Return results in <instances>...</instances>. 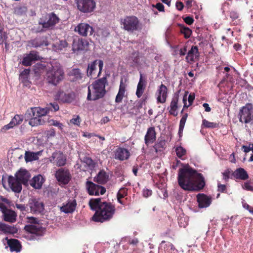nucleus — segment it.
<instances>
[{"mask_svg": "<svg viewBox=\"0 0 253 253\" xmlns=\"http://www.w3.org/2000/svg\"><path fill=\"white\" fill-rule=\"evenodd\" d=\"M177 182L179 186L185 191H199L205 186L202 174L189 167L179 169Z\"/></svg>", "mask_w": 253, "mask_h": 253, "instance_id": "1", "label": "nucleus"}, {"mask_svg": "<svg viewBox=\"0 0 253 253\" xmlns=\"http://www.w3.org/2000/svg\"><path fill=\"white\" fill-rule=\"evenodd\" d=\"M90 209L95 212L92 217L95 222H104L110 220L115 214L116 209L114 205L100 198H91L88 202Z\"/></svg>", "mask_w": 253, "mask_h": 253, "instance_id": "2", "label": "nucleus"}, {"mask_svg": "<svg viewBox=\"0 0 253 253\" xmlns=\"http://www.w3.org/2000/svg\"><path fill=\"white\" fill-rule=\"evenodd\" d=\"M108 82L106 77L99 79L94 81L88 86L87 99L94 101L103 98L106 94V85Z\"/></svg>", "mask_w": 253, "mask_h": 253, "instance_id": "3", "label": "nucleus"}, {"mask_svg": "<svg viewBox=\"0 0 253 253\" xmlns=\"http://www.w3.org/2000/svg\"><path fill=\"white\" fill-rule=\"evenodd\" d=\"M64 78L63 70L58 63H55L51 65V68L49 69L46 74V79L48 83L54 85H56Z\"/></svg>", "mask_w": 253, "mask_h": 253, "instance_id": "4", "label": "nucleus"}, {"mask_svg": "<svg viewBox=\"0 0 253 253\" xmlns=\"http://www.w3.org/2000/svg\"><path fill=\"white\" fill-rule=\"evenodd\" d=\"M121 28L129 33L140 30L141 23L139 19L134 15L126 16L120 19Z\"/></svg>", "mask_w": 253, "mask_h": 253, "instance_id": "5", "label": "nucleus"}, {"mask_svg": "<svg viewBox=\"0 0 253 253\" xmlns=\"http://www.w3.org/2000/svg\"><path fill=\"white\" fill-rule=\"evenodd\" d=\"M28 222L31 224L25 225V230L32 234L33 238L36 239L35 236L40 237L43 235L45 232L44 228L42 227L41 225L38 224L39 220L37 218L34 217H30L28 218Z\"/></svg>", "mask_w": 253, "mask_h": 253, "instance_id": "6", "label": "nucleus"}, {"mask_svg": "<svg viewBox=\"0 0 253 253\" xmlns=\"http://www.w3.org/2000/svg\"><path fill=\"white\" fill-rule=\"evenodd\" d=\"M240 122L249 124L253 122V105L252 103H247L241 108L238 114Z\"/></svg>", "mask_w": 253, "mask_h": 253, "instance_id": "7", "label": "nucleus"}, {"mask_svg": "<svg viewBox=\"0 0 253 253\" xmlns=\"http://www.w3.org/2000/svg\"><path fill=\"white\" fill-rule=\"evenodd\" d=\"M85 188L88 194L90 196H99L105 193L106 188L101 185L95 184L90 181H86Z\"/></svg>", "mask_w": 253, "mask_h": 253, "instance_id": "8", "label": "nucleus"}, {"mask_svg": "<svg viewBox=\"0 0 253 253\" xmlns=\"http://www.w3.org/2000/svg\"><path fill=\"white\" fill-rule=\"evenodd\" d=\"M78 9L83 13H91L96 7L94 0H77Z\"/></svg>", "mask_w": 253, "mask_h": 253, "instance_id": "9", "label": "nucleus"}, {"mask_svg": "<svg viewBox=\"0 0 253 253\" xmlns=\"http://www.w3.org/2000/svg\"><path fill=\"white\" fill-rule=\"evenodd\" d=\"M49 161L53 164L58 167L64 166L67 163V157L60 151H55L51 156L49 158Z\"/></svg>", "mask_w": 253, "mask_h": 253, "instance_id": "10", "label": "nucleus"}, {"mask_svg": "<svg viewBox=\"0 0 253 253\" xmlns=\"http://www.w3.org/2000/svg\"><path fill=\"white\" fill-rule=\"evenodd\" d=\"M56 180L60 183L66 185L71 180V174L68 169L60 168L55 173Z\"/></svg>", "mask_w": 253, "mask_h": 253, "instance_id": "11", "label": "nucleus"}, {"mask_svg": "<svg viewBox=\"0 0 253 253\" xmlns=\"http://www.w3.org/2000/svg\"><path fill=\"white\" fill-rule=\"evenodd\" d=\"M27 206L30 208V212L35 214L40 213L44 210L43 203L36 198L30 199Z\"/></svg>", "mask_w": 253, "mask_h": 253, "instance_id": "12", "label": "nucleus"}, {"mask_svg": "<svg viewBox=\"0 0 253 253\" xmlns=\"http://www.w3.org/2000/svg\"><path fill=\"white\" fill-rule=\"evenodd\" d=\"M97 62H98V66L99 69L97 77H98L101 73L104 64L103 61L101 60H94L90 63H89L87 66L86 75L88 77L90 78V79L93 78L95 76V73L96 71V65Z\"/></svg>", "mask_w": 253, "mask_h": 253, "instance_id": "13", "label": "nucleus"}, {"mask_svg": "<svg viewBox=\"0 0 253 253\" xmlns=\"http://www.w3.org/2000/svg\"><path fill=\"white\" fill-rule=\"evenodd\" d=\"M75 30L76 32H78L79 34L83 37L91 36L94 32L92 27L85 23L79 24L75 28Z\"/></svg>", "mask_w": 253, "mask_h": 253, "instance_id": "14", "label": "nucleus"}, {"mask_svg": "<svg viewBox=\"0 0 253 253\" xmlns=\"http://www.w3.org/2000/svg\"><path fill=\"white\" fill-rule=\"evenodd\" d=\"M70 81L78 84L82 83L84 75L83 74L80 69L78 68H74L72 69L68 74Z\"/></svg>", "mask_w": 253, "mask_h": 253, "instance_id": "15", "label": "nucleus"}, {"mask_svg": "<svg viewBox=\"0 0 253 253\" xmlns=\"http://www.w3.org/2000/svg\"><path fill=\"white\" fill-rule=\"evenodd\" d=\"M76 207V200L69 199L67 202L63 203L62 206L60 207V211L65 213H72L75 211Z\"/></svg>", "mask_w": 253, "mask_h": 253, "instance_id": "16", "label": "nucleus"}, {"mask_svg": "<svg viewBox=\"0 0 253 253\" xmlns=\"http://www.w3.org/2000/svg\"><path fill=\"white\" fill-rule=\"evenodd\" d=\"M8 185L11 190L16 193H19L21 192L23 184L20 182L16 178L13 176H9L8 178Z\"/></svg>", "mask_w": 253, "mask_h": 253, "instance_id": "17", "label": "nucleus"}, {"mask_svg": "<svg viewBox=\"0 0 253 253\" xmlns=\"http://www.w3.org/2000/svg\"><path fill=\"white\" fill-rule=\"evenodd\" d=\"M41 59L38 52L36 51H31L29 54L24 57L22 61V64L25 66H31L33 61H38Z\"/></svg>", "mask_w": 253, "mask_h": 253, "instance_id": "18", "label": "nucleus"}, {"mask_svg": "<svg viewBox=\"0 0 253 253\" xmlns=\"http://www.w3.org/2000/svg\"><path fill=\"white\" fill-rule=\"evenodd\" d=\"M59 20V19L56 15L54 12H52L48 14V20L46 22H40L39 24L42 25L43 28L49 29L58 23Z\"/></svg>", "mask_w": 253, "mask_h": 253, "instance_id": "19", "label": "nucleus"}, {"mask_svg": "<svg viewBox=\"0 0 253 253\" xmlns=\"http://www.w3.org/2000/svg\"><path fill=\"white\" fill-rule=\"evenodd\" d=\"M143 101H136L133 104H129L127 109V113L130 117L138 115L140 113V110L142 108Z\"/></svg>", "mask_w": 253, "mask_h": 253, "instance_id": "20", "label": "nucleus"}, {"mask_svg": "<svg viewBox=\"0 0 253 253\" xmlns=\"http://www.w3.org/2000/svg\"><path fill=\"white\" fill-rule=\"evenodd\" d=\"M197 201L200 208H207L211 203V198L204 194H198L197 195Z\"/></svg>", "mask_w": 253, "mask_h": 253, "instance_id": "21", "label": "nucleus"}, {"mask_svg": "<svg viewBox=\"0 0 253 253\" xmlns=\"http://www.w3.org/2000/svg\"><path fill=\"white\" fill-rule=\"evenodd\" d=\"M14 177L23 185H26L28 184V182L31 177V174L28 170L24 169H20L15 173Z\"/></svg>", "mask_w": 253, "mask_h": 253, "instance_id": "22", "label": "nucleus"}, {"mask_svg": "<svg viewBox=\"0 0 253 253\" xmlns=\"http://www.w3.org/2000/svg\"><path fill=\"white\" fill-rule=\"evenodd\" d=\"M130 154L129 151L121 147L116 149L115 151V158L120 161L126 160L129 159Z\"/></svg>", "mask_w": 253, "mask_h": 253, "instance_id": "23", "label": "nucleus"}, {"mask_svg": "<svg viewBox=\"0 0 253 253\" xmlns=\"http://www.w3.org/2000/svg\"><path fill=\"white\" fill-rule=\"evenodd\" d=\"M5 239L7 241V244L9 247L10 252H20L22 249V245L20 242L16 239H8L6 237Z\"/></svg>", "mask_w": 253, "mask_h": 253, "instance_id": "24", "label": "nucleus"}, {"mask_svg": "<svg viewBox=\"0 0 253 253\" xmlns=\"http://www.w3.org/2000/svg\"><path fill=\"white\" fill-rule=\"evenodd\" d=\"M147 82L146 79H144L143 75L140 73L139 80L137 85L135 94L139 98L144 93L146 88Z\"/></svg>", "mask_w": 253, "mask_h": 253, "instance_id": "25", "label": "nucleus"}, {"mask_svg": "<svg viewBox=\"0 0 253 253\" xmlns=\"http://www.w3.org/2000/svg\"><path fill=\"white\" fill-rule=\"evenodd\" d=\"M156 139V132L154 127H150L148 128L146 134L144 137L145 143L147 146L152 144Z\"/></svg>", "mask_w": 253, "mask_h": 253, "instance_id": "26", "label": "nucleus"}, {"mask_svg": "<svg viewBox=\"0 0 253 253\" xmlns=\"http://www.w3.org/2000/svg\"><path fill=\"white\" fill-rule=\"evenodd\" d=\"M23 119L24 118L23 115L18 114L15 115L9 124L3 126L2 129L5 130H7L12 128L14 126L21 124L23 122Z\"/></svg>", "mask_w": 253, "mask_h": 253, "instance_id": "27", "label": "nucleus"}, {"mask_svg": "<svg viewBox=\"0 0 253 253\" xmlns=\"http://www.w3.org/2000/svg\"><path fill=\"white\" fill-rule=\"evenodd\" d=\"M158 95L157 98L158 103H164L167 98L168 88L167 86L161 84L158 89Z\"/></svg>", "mask_w": 253, "mask_h": 253, "instance_id": "28", "label": "nucleus"}, {"mask_svg": "<svg viewBox=\"0 0 253 253\" xmlns=\"http://www.w3.org/2000/svg\"><path fill=\"white\" fill-rule=\"evenodd\" d=\"M49 112V108H41L40 107L31 108L27 110V114L31 115L33 114L34 116H39L42 118L45 116Z\"/></svg>", "mask_w": 253, "mask_h": 253, "instance_id": "29", "label": "nucleus"}, {"mask_svg": "<svg viewBox=\"0 0 253 253\" xmlns=\"http://www.w3.org/2000/svg\"><path fill=\"white\" fill-rule=\"evenodd\" d=\"M31 46L37 48L42 46H47L48 42L46 38L44 37L36 38L29 42Z\"/></svg>", "mask_w": 253, "mask_h": 253, "instance_id": "30", "label": "nucleus"}, {"mask_svg": "<svg viewBox=\"0 0 253 253\" xmlns=\"http://www.w3.org/2000/svg\"><path fill=\"white\" fill-rule=\"evenodd\" d=\"M231 176L237 179L245 180L248 179L249 175L247 172L242 168L237 169L232 172Z\"/></svg>", "mask_w": 253, "mask_h": 253, "instance_id": "31", "label": "nucleus"}, {"mask_svg": "<svg viewBox=\"0 0 253 253\" xmlns=\"http://www.w3.org/2000/svg\"><path fill=\"white\" fill-rule=\"evenodd\" d=\"M109 180V175L103 169L100 170L97 175L94 177V181L100 184H104Z\"/></svg>", "mask_w": 253, "mask_h": 253, "instance_id": "32", "label": "nucleus"}, {"mask_svg": "<svg viewBox=\"0 0 253 253\" xmlns=\"http://www.w3.org/2000/svg\"><path fill=\"white\" fill-rule=\"evenodd\" d=\"M87 45L86 42L82 39H74L73 42L72 48L74 51L84 50Z\"/></svg>", "mask_w": 253, "mask_h": 253, "instance_id": "33", "label": "nucleus"}, {"mask_svg": "<svg viewBox=\"0 0 253 253\" xmlns=\"http://www.w3.org/2000/svg\"><path fill=\"white\" fill-rule=\"evenodd\" d=\"M178 94H175L173 96L170 104L169 113L170 115L175 117L178 115L177 110L178 109Z\"/></svg>", "mask_w": 253, "mask_h": 253, "instance_id": "34", "label": "nucleus"}, {"mask_svg": "<svg viewBox=\"0 0 253 253\" xmlns=\"http://www.w3.org/2000/svg\"><path fill=\"white\" fill-rule=\"evenodd\" d=\"M57 98L63 103H71L74 99V95L71 93H65L63 91H59L57 95Z\"/></svg>", "mask_w": 253, "mask_h": 253, "instance_id": "35", "label": "nucleus"}, {"mask_svg": "<svg viewBox=\"0 0 253 253\" xmlns=\"http://www.w3.org/2000/svg\"><path fill=\"white\" fill-rule=\"evenodd\" d=\"M44 182V179L41 175L34 176L30 181V184L36 189H41Z\"/></svg>", "mask_w": 253, "mask_h": 253, "instance_id": "36", "label": "nucleus"}, {"mask_svg": "<svg viewBox=\"0 0 253 253\" xmlns=\"http://www.w3.org/2000/svg\"><path fill=\"white\" fill-rule=\"evenodd\" d=\"M27 117L29 118V124L32 126H37L38 125H42L44 121L42 119V118L39 116H34L33 114L31 115L27 114V111L25 114Z\"/></svg>", "mask_w": 253, "mask_h": 253, "instance_id": "37", "label": "nucleus"}, {"mask_svg": "<svg viewBox=\"0 0 253 253\" xmlns=\"http://www.w3.org/2000/svg\"><path fill=\"white\" fill-rule=\"evenodd\" d=\"M199 56L198 48L197 46L193 45L190 50L188 51L186 59L189 62H193L195 59Z\"/></svg>", "mask_w": 253, "mask_h": 253, "instance_id": "38", "label": "nucleus"}, {"mask_svg": "<svg viewBox=\"0 0 253 253\" xmlns=\"http://www.w3.org/2000/svg\"><path fill=\"white\" fill-rule=\"evenodd\" d=\"M126 85L123 83V80H122L119 86V91L115 98L116 103H119L122 102L123 99L125 96L126 91Z\"/></svg>", "mask_w": 253, "mask_h": 253, "instance_id": "39", "label": "nucleus"}, {"mask_svg": "<svg viewBox=\"0 0 253 253\" xmlns=\"http://www.w3.org/2000/svg\"><path fill=\"white\" fill-rule=\"evenodd\" d=\"M16 213L14 211L10 210L3 215L4 220L11 223L14 222L16 221Z\"/></svg>", "mask_w": 253, "mask_h": 253, "instance_id": "40", "label": "nucleus"}, {"mask_svg": "<svg viewBox=\"0 0 253 253\" xmlns=\"http://www.w3.org/2000/svg\"><path fill=\"white\" fill-rule=\"evenodd\" d=\"M174 247L173 245L170 242H167L165 241H162L159 247V251L164 250L165 253H167L169 252V250H173Z\"/></svg>", "mask_w": 253, "mask_h": 253, "instance_id": "41", "label": "nucleus"}, {"mask_svg": "<svg viewBox=\"0 0 253 253\" xmlns=\"http://www.w3.org/2000/svg\"><path fill=\"white\" fill-rule=\"evenodd\" d=\"M188 117V114L187 113L185 114L180 119L179 130H178V135L179 137H181L182 135L183 131L184 129V127L185 126V124Z\"/></svg>", "mask_w": 253, "mask_h": 253, "instance_id": "42", "label": "nucleus"}, {"mask_svg": "<svg viewBox=\"0 0 253 253\" xmlns=\"http://www.w3.org/2000/svg\"><path fill=\"white\" fill-rule=\"evenodd\" d=\"M179 27L180 33L184 35L185 39H188L191 35L192 30L183 25H179Z\"/></svg>", "mask_w": 253, "mask_h": 253, "instance_id": "43", "label": "nucleus"}, {"mask_svg": "<svg viewBox=\"0 0 253 253\" xmlns=\"http://www.w3.org/2000/svg\"><path fill=\"white\" fill-rule=\"evenodd\" d=\"M166 145V141L165 140H158V141L154 146V148L156 152L159 151H162Z\"/></svg>", "mask_w": 253, "mask_h": 253, "instance_id": "44", "label": "nucleus"}, {"mask_svg": "<svg viewBox=\"0 0 253 253\" xmlns=\"http://www.w3.org/2000/svg\"><path fill=\"white\" fill-rule=\"evenodd\" d=\"M175 151L176 152L177 156L179 158L181 159V160L184 159V158H183V157L186 155V150L184 148H183L181 146L177 147L175 148Z\"/></svg>", "mask_w": 253, "mask_h": 253, "instance_id": "45", "label": "nucleus"}, {"mask_svg": "<svg viewBox=\"0 0 253 253\" xmlns=\"http://www.w3.org/2000/svg\"><path fill=\"white\" fill-rule=\"evenodd\" d=\"M83 161L88 166L90 169H92L95 167L96 163L89 157L84 158Z\"/></svg>", "mask_w": 253, "mask_h": 253, "instance_id": "46", "label": "nucleus"}, {"mask_svg": "<svg viewBox=\"0 0 253 253\" xmlns=\"http://www.w3.org/2000/svg\"><path fill=\"white\" fill-rule=\"evenodd\" d=\"M202 125L207 128H216L218 126V124L214 122H210L206 120H203Z\"/></svg>", "mask_w": 253, "mask_h": 253, "instance_id": "47", "label": "nucleus"}, {"mask_svg": "<svg viewBox=\"0 0 253 253\" xmlns=\"http://www.w3.org/2000/svg\"><path fill=\"white\" fill-rule=\"evenodd\" d=\"M231 174L232 171L229 169H226L224 172H222L223 179L225 182H227L230 178H232L233 177L231 176Z\"/></svg>", "mask_w": 253, "mask_h": 253, "instance_id": "48", "label": "nucleus"}, {"mask_svg": "<svg viewBox=\"0 0 253 253\" xmlns=\"http://www.w3.org/2000/svg\"><path fill=\"white\" fill-rule=\"evenodd\" d=\"M127 194V190L126 188H122L120 189L117 193V197H119L120 198H123Z\"/></svg>", "mask_w": 253, "mask_h": 253, "instance_id": "49", "label": "nucleus"}, {"mask_svg": "<svg viewBox=\"0 0 253 253\" xmlns=\"http://www.w3.org/2000/svg\"><path fill=\"white\" fill-rule=\"evenodd\" d=\"M25 159L27 162L32 161L33 160L35 159L34 154L29 152H26L25 155Z\"/></svg>", "mask_w": 253, "mask_h": 253, "instance_id": "50", "label": "nucleus"}, {"mask_svg": "<svg viewBox=\"0 0 253 253\" xmlns=\"http://www.w3.org/2000/svg\"><path fill=\"white\" fill-rule=\"evenodd\" d=\"M10 230V227L7 226L4 223H0V231H2L4 233L9 232Z\"/></svg>", "mask_w": 253, "mask_h": 253, "instance_id": "51", "label": "nucleus"}, {"mask_svg": "<svg viewBox=\"0 0 253 253\" xmlns=\"http://www.w3.org/2000/svg\"><path fill=\"white\" fill-rule=\"evenodd\" d=\"M6 38L5 33L3 32L2 29H0V44H3Z\"/></svg>", "mask_w": 253, "mask_h": 253, "instance_id": "52", "label": "nucleus"}, {"mask_svg": "<svg viewBox=\"0 0 253 253\" xmlns=\"http://www.w3.org/2000/svg\"><path fill=\"white\" fill-rule=\"evenodd\" d=\"M152 6L157 8L160 12L165 11L164 5L161 2H158L156 5L153 4Z\"/></svg>", "mask_w": 253, "mask_h": 253, "instance_id": "53", "label": "nucleus"}, {"mask_svg": "<svg viewBox=\"0 0 253 253\" xmlns=\"http://www.w3.org/2000/svg\"><path fill=\"white\" fill-rule=\"evenodd\" d=\"M81 122V119L79 116H76V117L73 118L70 120V123L74 124L76 125L77 126H79Z\"/></svg>", "mask_w": 253, "mask_h": 253, "instance_id": "54", "label": "nucleus"}, {"mask_svg": "<svg viewBox=\"0 0 253 253\" xmlns=\"http://www.w3.org/2000/svg\"><path fill=\"white\" fill-rule=\"evenodd\" d=\"M15 207L22 212L27 211V209L28 208L27 206H25V205L20 204H16Z\"/></svg>", "mask_w": 253, "mask_h": 253, "instance_id": "55", "label": "nucleus"}, {"mask_svg": "<svg viewBox=\"0 0 253 253\" xmlns=\"http://www.w3.org/2000/svg\"><path fill=\"white\" fill-rule=\"evenodd\" d=\"M183 19L185 23L189 25L192 24L194 22V19L191 16H186L183 18Z\"/></svg>", "mask_w": 253, "mask_h": 253, "instance_id": "56", "label": "nucleus"}, {"mask_svg": "<svg viewBox=\"0 0 253 253\" xmlns=\"http://www.w3.org/2000/svg\"><path fill=\"white\" fill-rule=\"evenodd\" d=\"M45 134L48 138L53 137L55 135V130L53 128L46 131Z\"/></svg>", "mask_w": 253, "mask_h": 253, "instance_id": "57", "label": "nucleus"}, {"mask_svg": "<svg viewBox=\"0 0 253 253\" xmlns=\"http://www.w3.org/2000/svg\"><path fill=\"white\" fill-rule=\"evenodd\" d=\"M218 191L221 193H226V186L224 184H221L219 183H218L217 185Z\"/></svg>", "mask_w": 253, "mask_h": 253, "instance_id": "58", "label": "nucleus"}, {"mask_svg": "<svg viewBox=\"0 0 253 253\" xmlns=\"http://www.w3.org/2000/svg\"><path fill=\"white\" fill-rule=\"evenodd\" d=\"M51 125L57 126L60 130H62L63 129V125L62 123L55 120H51Z\"/></svg>", "mask_w": 253, "mask_h": 253, "instance_id": "59", "label": "nucleus"}, {"mask_svg": "<svg viewBox=\"0 0 253 253\" xmlns=\"http://www.w3.org/2000/svg\"><path fill=\"white\" fill-rule=\"evenodd\" d=\"M243 188L245 190L253 191V186L250 185V182H247L245 183L243 185Z\"/></svg>", "mask_w": 253, "mask_h": 253, "instance_id": "60", "label": "nucleus"}, {"mask_svg": "<svg viewBox=\"0 0 253 253\" xmlns=\"http://www.w3.org/2000/svg\"><path fill=\"white\" fill-rule=\"evenodd\" d=\"M230 17L233 20H235L239 17V14L235 11H231L230 12Z\"/></svg>", "mask_w": 253, "mask_h": 253, "instance_id": "61", "label": "nucleus"}, {"mask_svg": "<svg viewBox=\"0 0 253 253\" xmlns=\"http://www.w3.org/2000/svg\"><path fill=\"white\" fill-rule=\"evenodd\" d=\"M50 105L51 108L48 107L49 108V110L53 109L54 111H57L59 109V106L57 103L54 102L50 103Z\"/></svg>", "mask_w": 253, "mask_h": 253, "instance_id": "62", "label": "nucleus"}, {"mask_svg": "<svg viewBox=\"0 0 253 253\" xmlns=\"http://www.w3.org/2000/svg\"><path fill=\"white\" fill-rule=\"evenodd\" d=\"M152 194V191L151 190L149 189H144L143 190V196L145 198H147L151 196Z\"/></svg>", "mask_w": 253, "mask_h": 253, "instance_id": "63", "label": "nucleus"}, {"mask_svg": "<svg viewBox=\"0 0 253 253\" xmlns=\"http://www.w3.org/2000/svg\"><path fill=\"white\" fill-rule=\"evenodd\" d=\"M175 5H176V7L177 9L179 11H181L184 7V4L181 1L176 2Z\"/></svg>", "mask_w": 253, "mask_h": 253, "instance_id": "64", "label": "nucleus"}]
</instances>
